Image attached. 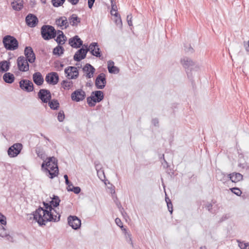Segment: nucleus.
Here are the masks:
<instances>
[{"label": "nucleus", "instance_id": "obj_1", "mask_svg": "<svg viewBox=\"0 0 249 249\" xmlns=\"http://www.w3.org/2000/svg\"><path fill=\"white\" fill-rule=\"evenodd\" d=\"M43 207L39 206L33 212V218L40 226L46 225L47 222H58L61 215L52 207L50 203L43 202Z\"/></svg>", "mask_w": 249, "mask_h": 249}, {"label": "nucleus", "instance_id": "obj_2", "mask_svg": "<svg viewBox=\"0 0 249 249\" xmlns=\"http://www.w3.org/2000/svg\"><path fill=\"white\" fill-rule=\"evenodd\" d=\"M35 152L37 157L43 160L41 169L46 175L51 179L57 176L59 173L57 159L53 156L47 157L44 149L41 146H37Z\"/></svg>", "mask_w": 249, "mask_h": 249}, {"label": "nucleus", "instance_id": "obj_3", "mask_svg": "<svg viewBox=\"0 0 249 249\" xmlns=\"http://www.w3.org/2000/svg\"><path fill=\"white\" fill-rule=\"evenodd\" d=\"M41 35L45 40L55 38L57 32L54 27L49 25H44L41 28Z\"/></svg>", "mask_w": 249, "mask_h": 249}, {"label": "nucleus", "instance_id": "obj_4", "mask_svg": "<svg viewBox=\"0 0 249 249\" xmlns=\"http://www.w3.org/2000/svg\"><path fill=\"white\" fill-rule=\"evenodd\" d=\"M3 44L7 50L14 51L18 47V42L13 36L6 35L3 38Z\"/></svg>", "mask_w": 249, "mask_h": 249}, {"label": "nucleus", "instance_id": "obj_5", "mask_svg": "<svg viewBox=\"0 0 249 249\" xmlns=\"http://www.w3.org/2000/svg\"><path fill=\"white\" fill-rule=\"evenodd\" d=\"M22 144L20 143H16L9 147L7 150L8 156L10 158H14L21 152L22 149Z\"/></svg>", "mask_w": 249, "mask_h": 249}, {"label": "nucleus", "instance_id": "obj_6", "mask_svg": "<svg viewBox=\"0 0 249 249\" xmlns=\"http://www.w3.org/2000/svg\"><path fill=\"white\" fill-rule=\"evenodd\" d=\"M28 61L23 56H20L17 59V65L18 70L20 71L25 72L29 70Z\"/></svg>", "mask_w": 249, "mask_h": 249}, {"label": "nucleus", "instance_id": "obj_7", "mask_svg": "<svg viewBox=\"0 0 249 249\" xmlns=\"http://www.w3.org/2000/svg\"><path fill=\"white\" fill-rule=\"evenodd\" d=\"M19 87L21 89L28 92L33 91L34 86L32 82L27 79H21L19 82Z\"/></svg>", "mask_w": 249, "mask_h": 249}, {"label": "nucleus", "instance_id": "obj_8", "mask_svg": "<svg viewBox=\"0 0 249 249\" xmlns=\"http://www.w3.org/2000/svg\"><path fill=\"white\" fill-rule=\"evenodd\" d=\"M85 47L89 49L91 54L96 57H100L102 55L101 52L99 48L98 44L97 42H92L88 47V45L84 44Z\"/></svg>", "mask_w": 249, "mask_h": 249}, {"label": "nucleus", "instance_id": "obj_9", "mask_svg": "<svg viewBox=\"0 0 249 249\" xmlns=\"http://www.w3.org/2000/svg\"><path fill=\"white\" fill-rule=\"evenodd\" d=\"M86 96V92L82 89H76L71 94V100L76 102L84 100Z\"/></svg>", "mask_w": 249, "mask_h": 249}, {"label": "nucleus", "instance_id": "obj_10", "mask_svg": "<svg viewBox=\"0 0 249 249\" xmlns=\"http://www.w3.org/2000/svg\"><path fill=\"white\" fill-rule=\"evenodd\" d=\"M38 98L44 103H47L52 98V95L49 90L40 89L37 94Z\"/></svg>", "mask_w": 249, "mask_h": 249}, {"label": "nucleus", "instance_id": "obj_11", "mask_svg": "<svg viewBox=\"0 0 249 249\" xmlns=\"http://www.w3.org/2000/svg\"><path fill=\"white\" fill-rule=\"evenodd\" d=\"M89 49L85 47L84 45L82 48H80L76 52L74 56V60L77 62H80L82 60L86 58L87 53L89 52Z\"/></svg>", "mask_w": 249, "mask_h": 249}, {"label": "nucleus", "instance_id": "obj_12", "mask_svg": "<svg viewBox=\"0 0 249 249\" xmlns=\"http://www.w3.org/2000/svg\"><path fill=\"white\" fill-rule=\"evenodd\" d=\"M107 83L106 76L105 73H101L96 78L95 85L97 89H103Z\"/></svg>", "mask_w": 249, "mask_h": 249}, {"label": "nucleus", "instance_id": "obj_13", "mask_svg": "<svg viewBox=\"0 0 249 249\" xmlns=\"http://www.w3.org/2000/svg\"><path fill=\"white\" fill-rule=\"evenodd\" d=\"M66 77L70 79H76L78 77L79 72L76 67L69 66L65 69Z\"/></svg>", "mask_w": 249, "mask_h": 249}, {"label": "nucleus", "instance_id": "obj_14", "mask_svg": "<svg viewBox=\"0 0 249 249\" xmlns=\"http://www.w3.org/2000/svg\"><path fill=\"white\" fill-rule=\"evenodd\" d=\"M181 64L186 70L192 71L195 69H198L197 65H196L192 60L187 57H184L181 60Z\"/></svg>", "mask_w": 249, "mask_h": 249}, {"label": "nucleus", "instance_id": "obj_15", "mask_svg": "<svg viewBox=\"0 0 249 249\" xmlns=\"http://www.w3.org/2000/svg\"><path fill=\"white\" fill-rule=\"evenodd\" d=\"M59 75L56 72H51L48 73L45 77V81L50 84L55 85L59 82Z\"/></svg>", "mask_w": 249, "mask_h": 249}, {"label": "nucleus", "instance_id": "obj_16", "mask_svg": "<svg viewBox=\"0 0 249 249\" xmlns=\"http://www.w3.org/2000/svg\"><path fill=\"white\" fill-rule=\"evenodd\" d=\"M68 223L74 230L79 229L81 225L80 219L76 216L72 215L68 217Z\"/></svg>", "mask_w": 249, "mask_h": 249}, {"label": "nucleus", "instance_id": "obj_17", "mask_svg": "<svg viewBox=\"0 0 249 249\" xmlns=\"http://www.w3.org/2000/svg\"><path fill=\"white\" fill-rule=\"evenodd\" d=\"M24 55L26 59L30 63H33L35 61L36 55L31 47L27 46L24 49Z\"/></svg>", "mask_w": 249, "mask_h": 249}, {"label": "nucleus", "instance_id": "obj_18", "mask_svg": "<svg viewBox=\"0 0 249 249\" xmlns=\"http://www.w3.org/2000/svg\"><path fill=\"white\" fill-rule=\"evenodd\" d=\"M26 24L30 27H35L38 22L37 17L33 14H29L25 18Z\"/></svg>", "mask_w": 249, "mask_h": 249}, {"label": "nucleus", "instance_id": "obj_19", "mask_svg": "<svg viewBox=\"0 0 249 249\" xmlns=\"http://www.w3.org/2000/svg\"><path fill=\"white\" fill-rule=\"evenodd\" d=\"M83 41L79 37L76 35L69 39V44L73 48H79L83 46Z\"/></svg>", "mask_w": 249, "mask_h": 249}, {"label": "nucleus", "instance_id": "obj_20", "mask_svg": "<svg viewBox=\"0 0 249 249\" xmlns=\"http://www.w3.org/2000/svg\"><path fill=\"white\" fill-rule=\"evenodd\" d=\"M82 71L86 73L87 78H91L93 76L95 69L91 64L87 63L82 68Z\"/></svg>", "mask_w": 249, "mask_h": 249}, {"label": "nucleus", "instance_id": "obj_21", "mask_svg": "<svg viewBox=\"0 0 249 249\" xmlns=\"http://www.w3.org/2000/svg\"><path fill=\"white\" fill-rule=\"evenodd\" d=\"M56 24L62 29H67L69 26V20L65 16L61 17L55 20Z\"/></svg>", "mask_w": 249, "mask_h": 249}, {"label": "nucleus", "instance_id": "obj_22", "mask_svg": "<svg viewBox=\"0 0 249 249\" xmlns=\"http://www.w3.org/2000/svg\"><path fill=\"white\" fill-rule=\"evenodd\" d=\"M34 82L38 86H41L44 82V78L40 72H36L33 75Z\"/></svg>", "mask_w": 249, "mask_h": 249}, {"label": "nucleus", "instance_id": "obj_23", "mask_svg": "<svg viewBox=\"0 0 249 249\" xmlns=\"http://www.w3.org/2000/svg\"><path fill=\"white\" fill-rule=\"evenodd\" d=\"M243 175L239 173L233 172L228 175V178L232 182H237L243 179Z\"/></svg>", "mask_w": 249, "mask_h": 249}, {"label": "nucleus", "instance_id": "obj_24", "mask_svg": "<svg viewBox=\"0 0 249 249\" xmlns=\"http://www.w3.org/2000/svg\"><path fill=\"white\" fill-rule=\"evenodd\" d=\"M68 20L69 24H71L72 26H77L78 23L81 22V19L74 14H73L69 18Z\"/></svg>", "mask_w": 249, "mask_h": 249}, {"label": "nucleus", "instance_id": "obj_25", "mask_svg": "<svg viewBox=\"0 0 249 249\" xmlns=\"http://www.w3.org/2000/svg\"><path fill=\"white\" fill-rule=\"evenodd\" d=\"M114 63L113 61L109 60L108 62L107 69L110 73L117 74L119 72V69L114 65Z\"/></svg>", "mask_w": 249, "mask_h": 249}, {"label": "nucleus", "instance_id": "obj_26", "mask_svg": "<svg viewBox=\"0 0 249 249\" xmlns=\"http://www.w3.org/2000/svg\"><path fill=\"white\" fill-rule=\"evenodd\" d=\"M12 8L16 11H19L21 10L23 7V1L22 0H14L11 2Z\"/></svg>", "mask_w": 249, "mask_h": 249}, {"label": "nucleus", "instance_id": "obj_27", "mask_svg": "<svg viewBox=\"0 0 249 249\" xmlns=\"http://www.w3.org/2000/svg\"><path fill=\"white\" fill-rule=\"evenodd\" d=\"M10 67V62L6 60H3L0 62V72L1 73L6 72L9 71Z\"/></svg>", "mask_w": 249, "mask_h": 249}, {"label": "nucleus", "instance_id": "obj_28", "mask_svg": "<svg viewBox=\"0 0 249 249\" xmlns=\"http://www.w3.org/2000/svg\"><path fill=\"white\" fill-rule=\"evenodd\" d=\"M15 76L13 74L10 72H5L3 75L4 81L8 84H12L14 82Z\"/></svg>", "mask_w": 249, "mask_h": 249}, {"label": "nucleus", "instance_id": "obj_29", "mask_svg": "<svg viewBox=\"0 0 249 249\" xmlns=\"http://www.w3.org/2000/svg\"><path fill=\"white\" fill-rule=\"evenodd\" d=\"M92 94L94 95L96 98V102H100L103 100L104 97V93L101 90H96L92 92Z\"/></svg>", "mask_w": 249, "mask_h": 249}, {"label": "nucleus", "instance_id": "obj_30", "mask_svg": "<svg viewBox=\"0 0 249 249\" xmlns=\"http://www.w3.org/2000/svg\"><path fill=\"white\" fill-rule=\"evenodd\" d=\"M60 199L57 196L53 195L52 198V200L49 202L53 208H56L59 205Z\"/></svg>", "mask_w": 249, "mask_h": 249}, {"label": "nucleus", "instance_id": "obj_31", "mask_svg": "<svg viewBox=\"0 0 249 249\" xmlns=\"http://www.w3.org/2000/svg\"><path fill=\"white\" fill-rule=\"evenodd\" d=\"M48 103L49 106L53 110H57L59 107V103L56 99H51Z\"/></svg>", "mask_w": 249, "mask_h": 249}, {"label": "nucleus", "instance_id": "obj_32", "mask_svg": "<svg viewBox=\"0 0 249 249\" xmlns=\"http://www.w3.org/2000/svg\"><path fill=\"white\" fill-rule=\"evenodd\" d=\"M55 40L58 45H63L67 40V37L64 34H61L57 35Z\"/></svg>", "mask_w": 249, "mask_h": 249}, {"label": "nucleus", "instance_id": "obj_33", "mask_svg": "<svg viewBox=\"0 0 249 249\" xmlns=\"http://www.w3.org/2000/svg\"><path fill=\"white\" fill-rule=\"evenodd\" d=\"M64 48L58 45L57 46L55 47L53 51V53L54 55H57L58 56H60L62 54L64 53Z\"/></svg>", "mask_w": 249, "mask_h": 249}, {"label": "nucleus", "instance_id": "obj_34", "mask_svg": "<svg viewBox=\"0 0 249 249\" xmlns=\"http://www.w3.org/2000/svg\"><path fill=\"white\" fill-rule=\"evenodd\" d=\"M61 85L64 89L69 90L72 87L73 82L71 81L64 80L62 81Z\"/></svg>", "mask_w": 249, "mask_h": 249}, {"label": "nucleus", "instance_id": "obj_35", "mask_svg": "<svg viewBox=\"0 0 249 249\" xmlns=\"http://www.w3.org/2000/svg\"><path fill=\"white\" fill-rule=\"evenodd\" d=\"M87 103L90 107H94L97 102H96V98L94 95L91 93V95L87 98Z\"/></svg>", "mask_w": 249, "mask_h": 249}, {"label": "nucleus", "instance_id": "obj_36", "mask_svg": "<svg viewBox=\"0 0 249 249\" xmlns=\"http://www.w3.org/2000/svg\"><path fill=\"white\" fill-rule=\"evenodd\" d=\"M165 201L167 204L168 209L170 213V214H172L173 213V205L172 203V202L171 200L169 199V198L167 196V195H165Z\"/></svg>", "mask_w": 249, "mask_h": 249}, {"label": "nucleus", "instance_id": "obj_37", "mask_svg": "<svg viewBox=\"0 0 249 249\" xmlns=\"http://www.w3.org/2000/svg\"><path fill=\"white\" fill-rule=\"evenodd\" d=\"M9 234L6 230V229L4 227V226L0 225V236L2 237H6L9 236Z\"/></svg>", "mask_w": 249, "mask_h": 249}, {"label": "nucleus", "instance_id": "obj_38", "mask_svg": "<svg viewBox=\"0 0 249 249\" xmlns=\"http://www.w3.org/2000/svg\"><path fill=\"white\" fill-rule=\"evenodd\" d=\"M66 0H52V3L55 7H58L62 5Z\"/></svg>", "mask_w": 249, "mask_h": 249}, {"label": "nucleus", "instance_id": "obj_39", "mask_svg": "<svg viewBox=\"0 0 249 249\" xmlns=\"http://www.w3.org/2000/svg\"><path fill=\"white\" fill-rule=\"evenodd\" d=\"M238 246L241 249H249V243L237 240Z\"/></svg>", "mask_w": 249, "mask_h": 249}, {"label": "nucleus", "instance_id": "obj_40", "mask_svg": "<svg viewBox=\"0 0 249 249\" xmlns=\"http://www.w3.org/2000/svg\"><path fill=\"white\" fill-rule=\"evenodd\" d=\"M68 191L73 192L75 194H78L81 192V188L78 186H73L71 188H67Z\"/></svg>", "mask_w": 249, "mask_h": 249}, {"label": "nucleus", "instance_id": "obj_41", "mask_svg": "<svg viewBox=\"0 0 249 249\" xmlns=\"http://www.w3.org/2000/svg\"><path fill=\"white\" fill-rule=\"evenodd\" d=\"M231 192L237 196H240L242 194V192L239 188L237 187H233L230 189Z\"/></svg>", "mask_w": 249, "mask_h": 249}, {"label": "nucleus", "instance_id": "obj_42", "mask_svg": "<svg viewBox=\"0 0 249 249\" xmlns=\"http://www.w3.org/2000/svg\"><path fill=\"white\" fill-rule=\"evenodd\" d=\"M124 230L125 232V235L126 238L129 239L128 242L131 245L132 247H133V242L132 240L131 234L130 233L128 232L125 229H124Z\"/></svg>", "mask_w": 249, "mask_h": 249}, {"label": "nucleus", "instance_id": "obj_43", "mask_svg": "<svg viewBox=\"0 0 249 249\" xmlns=\"http://www.w3.org/2000/svg\"><path fill=\"white\" fill-rule=\"evenodd\" d=\"M65 119V114L63 110H60L57 115V119L60 122H62Z\"/></svg>", "mask_w": 249, "mask_h": 249}, {"label": "nucleus", "instance_id": "obj_44", "mask_svg": "<svg viewBox=\"0 0 249 249\" xmlns=\"http://www.w3.org/2000/svg\"><path fill=\"white\" fill-rule=\"evenodd\" d=\"M112 10L111 11V14L112 15H114L115 17H117V15H118V13L117 12V7L116 4L112 5V7H111Z\"/></svg>", "mask_w": 249, "mask_h": 249}, {"label": "nucleus", "instance_id": "obj_45", "mask_svg": "<svg viewBox=\"0 0 249 249\" xmlns=\"http://www.w3.org/2000/svg\"><path fill=\"white\" fill-rule=\"evenodd\" d=\"M116 18L115 20V22L117 26L119 27H122V21L121 18V17L118 15H117V17H116Z\"/></svg>", "mask_w": 249, "mask_h": 249}, {"label": "nucleus", "instance_id": "obj_46", "mask_svg": "<svg viewBox=\"0 0 249 249\" xmlns=\"http://www.w3.org/2000/svg\"><path fill=\"white\" fill-rule=\"evenodd\" d=\"M0 225L5 226L6 225V218L4 215H0Z\"/></svg>", "mask_w": 249, "mask_h": 249}, {"label": "nucleus", "instance_id": "obj_47", "mask_svg": "<svg viewBox=\"0 0 249 249\" xmlns=\"http://www.w3.org/2000/svg\"><path fill=\"white\" fill-rule=\"evenodd\" d=\"M205 208L210 213L212 212L213 205L210 203H207L205 205Z\"/></svg>", "mask_w": 249, "mask_h": 249}, {"label": "nucleus", "instance_id": "obj_48", "mask_svg": "<svg viewBox=\"0 0 249 249\" xmlns=\"http://www.w3.org/2000/svg\"><path fill=\"white\" fill-rule=\"evenodd\" d=\"M115 223L116 224L119 226L120 227V228H123V223L122 222L121 220L120 219H119V218H116L115 219Z\"/></svg>", "mask_w": 249, "mask_h": 249}, {"label": "nucleus", "instance_id": "obj_49", "mask_svg": "<svg viewBox=\"0 0 249 249\" xmlns=\"http://www.w3.org/2000/svg\"><path fill=\"white\" fill-rule=\"evenodd\" d=\"M152 123L154 126H159V122L158 119L157 118L153 119L152 120Z\"/></svg>", "mask_w": 249, "mask_h": 249}, {"label": "nucleus", "instance_id": "obj_50", "mask_svg": "<svg viewBox=\"0 0 249 249\" xmlns=\"http://www.w3.org/2000/svg\"><path fill=\"white\" fill-rule=\"evenodd\" d=\"M185 50L186 52L190 53H193L194 52L193 48L191 46V45H189L188 47L185 46Z\"/></svg>", "mask_w": 249, "mask_h": 249}, {"label": "nucleus", "instance_id": "obj_51", "mask_svg": "<svg viewBox=\"0 0 249 249\" xmlns=\"http://www.w3.org/2000/svg\"><path fill=\"white\" fill-rule=\"evenodd\" d=\"M95 0H88V6L89 8L91 9Z\"/></svg>", "mask_w": 249, "mask_h": 249}, {"label": "nucleus", "instance_id": "obj_52", "mask_svg": "<svg viewBox=\"0 0 249 249\" xmlns=\"http://www.w3.org/2000/svg\"><path fill=\"white\" fill-rule=\"evenodd\" d=\"M131 18H132V16L131 15H128L127 16V23H128V24L129 25V26H132V21H131Z\"/></svg>", "mask_w": 249, "mask_h": 249}, {"label": "nucleus", "instance_id": "obj_53", "mask_svg": "<svg viewBox=\"0 0 249 249\" xmlns=\"http://www.w3.org/2000/svg\"><path fill=\"white\" fill-rule=\"evenodd\" d=\"M120 211H121L122 215L124 217H125V216H127L126 213L125 212H124V209L122 206H121V208H120Z\"/></svg>", "mask_w": 249, "mask_h": 249}, {"label": "nucleus", "instance_id": "obj_54", "mask_svg": "<svg viewBox=\"0 0 249 249\" xmlns=\"http://www.w3.org/2000/svg\"><path fill=\"white\" fill-rule=\"evenodd\" d=\"M67 0L73 5H75L77 4L79 1V0Z\"/></svg>", "mask_w": 249, "mask_h": 249}, {"label": "nucleus", "instance_id": "obj_55", "mask_svg": "<svg viewBox=\"0 0 249 249\" xmlns=\"http://www.w3.org/2000/svg\"><path fill=\"white\" fill-rule=\"evenodd\" d=\"M238 166L240 167H241V168H242L243 169H245V168L247 169L249 167L248 166H247V163H239L238 164Z\"/></svg>", "mask_w": 249, "mask_h": 249}, {"label": "nucleus", "instance_id": "obj_56", "mask_svg": "<svg viewBox=\"0 0 249 249\" xmlns=\"http://www.w3.org/2000/svg\"><path fill=\"white\" fill-rule=\"evenodd\" d=\"M228 217L227 216V215H223L221 219V221H223L225 220L226 219H228Z\"/></svg>", "mask_w": 249, "mask_h": 249}, {"label": "nucleus", "instance_id": "obj_57", "mask_svg": "<svg viewBox=\"0 0 249 249\" xmlns=\"http://www.w3.org/2000/svg\"><path fill=\"white\" fill-rule=\"evenodd\" d=\"M40 135H41L42 137H43L45 140H46L47 141H49V142H50V139H49L48 137H46V136H45L43 134H42V133H40Z\"/></svg>", "mask_w": 249, "mask_h": 249}, {"label": "nucleus", "instance_id": "obj_58", "mask_svg": "<svg viewBox=\"0 0 249 249\" xmlns=\"http://www.w3.org/2000/svg\"><path fill=\"white\" fill-rule=\"evenodd\" d=\"M67 185H68V188H71V187L73 186V185L71 181L70 183H69Z\"/></svg>", "mask_w": 249, "mask_h": 249}, {"label": "nucleus", "instance_id": "obj_59", "mask_svg": "<svg viewBox=\"0 0 249 249\" xmlns=\"http://www.w3.org/2000/svg\"><path fill=\"white\" fill-rule=\"evenodd\" d=\"M56 32H57V35L61 34H64L63 32L61 30H57V31H56Z\"/></svg>", "mask_w": 249, "mask_h": 249}, {"label": "nucleus", "instance_id": "obj_60", "mask_svg": "<svg viewBox=\"0 0 249 249\" xmlns=\"http://www.w3.org/2000/svg\"><path fill=\"white\" fill-rule=\"evenodd\" d=\"M162 157H163V159L164 160V163H165V164L167 166V167L168 166V163L164 159V155H162Z\"/></svg>", "mask_w": 249, "mask_h": 249}, {"label": "nucleus", "instance_id": "obj_61", "mask_svg": "<svg viewBox=\"0 0 249 249\" xmlns=\"http://www.w3.org/2000/svg\"><path fill=\"white\" fill-rule=\"evenodd\" d=\"M92 84L90 82H87V84H86V86L87 87H91L92 86Z\"/></svg>", "mask_w": 249, "mask_h": 249}, {"label": "nucleus", "instance_id": "obj_62", "mask_svg": "<svg viewBox=\"0 0 249 249\" xmlns=\"http://www.w3.org/2000/svg\"><path fill=\"white\" fill-rule=\"evenodd\" d=\"M110 1L111 7H112V5L116 4L115 2H114V0H110Z\"/></svg>", "mask_w": 249, "mask_h": 249}, {"label": "nucleus", "instance_id": "obj_63", "mask_svg": "<svg viewBox=\"0 0 249 249\" xmlns=\"http://www.w3.org/2000/svg\"><path fill=\"white\" fill-rule=\"evenodd\" d=\"M65 183L66 185L70 183V181L69 180V179L65 180Z\"/></svg>", "mask_w": 249, "mask_h": 249}, {"label": "nucleus", "instance_id": "obj_64", "mask_svg": "<svg viewBox=\"0 0 249 249\" xmlns=\"http://www.w3.org/2000/svg\"><path fill=\"white\" fill-rule=\"evenodd\" d=\"M64 178L65 180H66V179H69V178H68V175H65L64 176Z\"/></svg>", "mask_w": 249, "mask_h": 249}]
</instances>
